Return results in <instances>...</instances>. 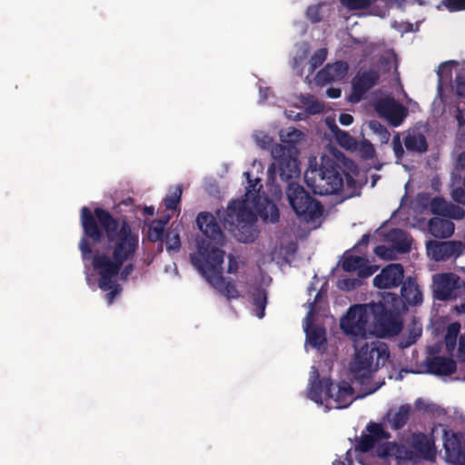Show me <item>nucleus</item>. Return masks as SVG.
<instances>
[{
    "mask_svg": "<svg viewBox=\"0 0 465 465\" xmlns=\"http://www.w3.org/2000/svg\"><path fill=\"white\" fill-rule=\"evenodd\" d=\"M405 146L408 150L424 152L427 143L424 137L419 134H409L405 139Z\"/></svg>",
    "mask_w": 465,
    "mask_h": 465,
    "instance_id": "obj_30",
    "label": "nucleus"
},
{
    "mask_svg": "<svg viewBox=\"0 0 465 465\" xmlns=\"http://www.w3.org/2000/svg\"><path fill=\"white\" fill-rule=\"evenodd\" d=\"M351 452L348 451L346 453L344 461H340L337 460H334L332 463H333V465H352V460H351Z\"/></svg>",
    "mask_w": 465,
    "mask_h": 465,
    "instance_id": "obj_47",
    "label": "nucleus"
},
{
    "mask_svg": "<svg viewBox=\"0 0 465 465\" xmlns=\"http://www.w3.org/2000/svg\"><path fill=\"white\" fill-rule=\"evenodd\" d=\"M409 407H401L398 410L391 411L387 415L388 422L394 429L401 428L407 421L409 417Z\"/></svg>",
    "mask_w": 465,
    "mask_h": 465,
    "instance_id": "obj_29",
    "label": "nucleus"
},
{
    "mask_svg": "<svg viewBox=\"0 0 465 465\" xmlns=\"http://www.w3.org/2000/svg\"><path fill=\"white\" fill-rule=\"evenodd\" d=\"M377 457L381 461L387 462L391 459H395L398 462L402 460L412 459V454L408 452L403 447L392 442L380 444L376 450Z\"/></svg>",
    "mask_w": 465,
    "mask_h": 465,
    "instance_id": "obj_19",
    "label": "nucleus"
},
{
    "mask_svg": "<svg viewBox=\"0 0 465 465\" xmlns=\"http://www.w3.org/2000/svg\"><path fill=\"white\" fill-rule=\"evenodd\" d=\"M326 124L335 135L337 143L346 150L354 151L357 149V142L349 134L339 130L333 120L326 119Z\"/></svg>",
    "mask_w": 465,
    "mask_h": 465,
    "instance_id": "obj_26",
    "label": "nucleus"
},
{
    "mask_svg": "<svg viewBox=\"0 0 465 465\" xmlns=\"http://www.w3.org/2000/svg\"><path fill=\"white\" fill-rule=\"evenodd\" d=\"M394 311H398L399 309L395 306V305H392Z\"/></svg>",
    "mask_w": 465,
    "mask_h": 465,
    "instance_id": "obj_60",
    "label": "nucleus"
},
{
    "mask_svg": "<svg viewBox=\"0 0 465 465\" xmlns=\"http://www.w3.org/2000/svg\"><path fill=\"white\" fill-rule=\"evenodd\" d=\"M341 267L346 272H357L358 276L361 278H367L378 270L377 265H372L367 259L353 253L344 255Z\"/></svg>",
    "mask_w": 465,
    "mask_h": 465,
    "instance_id": "obj_13",
    "label": "nucleus"
},
{
    "mask_svg": "<svg viewBox=\"0 0 465 465\" xmlns=\"http://www.w3.org/2000/svg\"><path fill=\"white\" fill-rule=\"evenodd\" d=\"M317 370L312 367L310 377L309 398L315 403L324 406L326 410L347 408L355 399L373 393L379 386L363 388V393L356 394L354 389L347 381L331 383L328 380L319 381Z\"/></svg>",
    "mask_w": 465,
    "mask_h": 465,
    "instance_id": "obj_5",
    "label": "nucleus"
},
{
    "mask_svg": "<svg viewBox=\"0 0 465 465\" xmlns=\"http://www.w3.org/2000/svg\"><path fill=\"white\" fill-rule=\"evenodd\" d=\"M414 341H415V340L413 339L412 341H411L409 342V344L413 343V342H414Z\"/></svg>",
    "mask_w": 465,
    "mask_h": 465,
    "instance_id": "obj_62",
    "label": "nucleus"
},
{
    "mask_svg": "<svg viewBox=\"0 0 465 465\" xmlns=\"http://www.w3.org/2000/svg\"><path fill=\"white\" fill-rule=\"evenodd\" d=\"M166 248L169 252L178 251L180 248V237L175 232H172L167 236Z\"/></svg>",
    "mask_w": 465,
    "mask_h": 465,
    "instance_id": "obj_36",
    "label": "nucleus"
},
{
    "mask_svg": "<svg viewBox=\"0 0 465 465\" xmlns=\"http://www.w3.org/2000/svg\"><path fill=\"white\" fill-rule=\"evenodd\" d=\"M403 278V269L400 264H390L376 275L373 285L379 289H390L399 285Z\"/></svg>",
    "mask_w": 465,
    "mask_h": 465,
    "instance_id": "obj_16",
    "label": "nucleus"
},
{
    "mask_svg": "<svg viewBox=\"0 0 465 465\" xmlns=\"http://www.w3.org/2000/svg\"><path fill=\"white\" fill-rule=\"evenodd\" d=\"M401 294L409 304L416 305L421 302L422 294L419 286L411 281L404 283Z\"/></svg>",
    "mask_w": 465,
    "mask_h": 465,
    "instance_id": "obj_28",
    "label": "nucleus"
},
{
    "mask_svg": "<svg viewBox=\"0 0 465 465\" xmlns=\"http://www.w3.org/2000/svg\"><path fill=\"white\" fill-rule=\"evenodd\" d=\"M348 74V65L346 63L338 62L333 64H328L320 71L316 76L318 84H327L331 82H337L343 79Z\"/></svg>",
    "mask_w": 465,
    "mask_h": 465,
    "instance_id": "obj_18",
    "label": "nucleus"
},
{
    "mask_svg": "<svg viewBox=\"0 0 465 465\" xmlns=\"http://www.w3.org/2000/svg\"><path fill=\"white\" fill-rule=\"evenodd\" d=\"M197 224L199 229L205 235L206 239L203 240L201 243L198 245V251L192 256V262H193L194 257H199L200 250L204 248L208 250L209 253V261L214 260V253L213 250L221 251L216 244H221L223 242V234L220 231L214 217L209 213H200L197 217Z\"/></svg>",
    "mask_w": 465,
    "mask_h": 465,
    "instance_id": "obj_10",
    "label": "nucleus"
},
{
    "mask_svg": "<svg viewBox=\"0 0 465 465\" xmlns=\"http://www.w3.org/2000/svg\"><path fill=\"white\" fill-rule=\"evenodd\" d=\"M433 284L436 296L441 300L451 298L453 291L463 286L459 277L452 273L434 276Z\"/></svg>",
    "mask_w": 465,
    "mask_h": 465,
    "instance_id": "obj_15",
    "label": "nucleus"
},
{
    "mask_svg": "<svg viewBox=\"0 0 465 465\" xmlns=\"http://www.w3.org/2000/svg\"><path fill=\"white\" fill-rule=\"evenodd\" d=\"M378 79V75L373 73H366L357 75L352 82V92L349 97L351 103L360 101L361 95L371 87H372Z\"/></svg>",
    "mask_w": 465,
    "mask_h": 465,
    "instance_id": "obj_21",
    "label": "nucleus"
},
{
    "mask_svg": "<svg viewBox=\"0 0 465 465\" xmlns=\"http://www.w3.org/2000/svg\"><path fill=\"white\" fill-rule=\"evenodd\" d=\"M165 223L162 221H154L151 223L148 231V238L150 241L156 242L162 238Z\"/></svg>",
    "mask_w": 465,
    "mask_h": 465,
    "instance_id": "obj_31",
    "label": "nucleus"
},
{
    "mask_svg": "<svg viewBox=\"0 0 465 465\" xmlns=\"http://www.w3.org/2000/svg\"><path fill=\"white\" fill-rule=\"evenodd\" d=\"M444 448L449 462L465 465V445L460 442L456 435L444 431Z\"/></svg>",
    "mask_w": 465,
    "mask_h": 465,
    "instance_id": "obj_17",
    "label": "nucleus"
},
{
    "mask_svg": "<svg viewBox=\"0 0 465 465\" xmlns=\"http://www.w3.org/2000/svg\"><path fill=\"white\" fill-rule=\"evenodd\" d=\"M327 52L325 49L318 50L311 59L312 70L322 64L326 59Z\"/></svg>",
    "mask_w": 465,
    "mask_h": 465,
    "instance_id": "obj_37",
    "label": "nucleus"
},
{
    "mask_svg": "<svg viewBox=\"0 0 465 465\" xmlns=\"http://www.w3.org/2000/svg\"><path fill=\"white\" fill-rule=\"evenodd\" d=\"M182 195V190L179 187H175L171 193L165 199V206L167 209H175L180 202Z\"/></svg>",
    "mask_w": 465,
    "mask_h": 465,
    "instance_id": "obj_34",
    "label": "nucleus"
},
{
    "mask_svg": "<svg viewBox=\"0 0 465 465\" xmlns=\"http://www.w3.org/2000/svg\"><path fill=\"white\" fill-rule=\"evenodd\" d=\"M430 210L432 213L438 215L437 217H448L453 219H461L464 216V211L458 206H450L440 199L435 198L430 203Z\"/></svg>",
    "mask_w": 465,
    "mask_h": 465,
    "instance_id": "obj_23",
    "label": "nucleus"
},
{
    "mask_svg": "<svg viewBox=\"0 0 465 465\" xmlns=\"http://www.w3.org/2000/svg\"><path fill=\"white\" fill-rule=\"evenodd\" d=\"M430 372L437 375H449L456 370V364L452 360L437 357L429 362Z\"/></svg>",
    "mask_w": 465,
    "mask_h": 465,
    "instance_id": "obj_27",
    "label": "nucleus"
},
{
    "mask_svg": "<svg viewBox=\"0 0 465 465\" xmlns=\"http://www.w3.org/2000/svg\"><path fill=\"white\" fill-rule=\"evenodd\" d=\"M459 354L465 361V333L460 339Z\"/></svg>",
    "mask_w": 465,
    "mask_h": 465,
    "instance_id": "obj_48",
    "label": "nucleus"
},
{
    "mask_svg": "<svg viewBox=\"0 0 465 465\" xmlns=\"http://www.w3.org/2000/svg\"><path fill=\"white\" fill-rule=\"evenodd\" d=\"M392 143H393L394 153H395L397 159L399 160V159H401V157L403 154V148L401 145V136L399 134H396L394 135Z\"/></svg>",
    "mask_w": 465,
    "mask_h": 465,
    "instance_id": "obj_41",
    "label": "nucleus"
},
{
    "mask_svg": "<svg viewBox=\"0 0 465 465\" xmlns=\"http://www.w3.org/2000/svg\"><path fill=\"white\" fill-rule=\"evenodd\" d=\"M390 59H391V62H390V64H389V66H388L387 70L396 69V64H395V62L393 61V57H392V56H391V57H390Z\"/></svg>",
    "mask_w": 465,
    "mask_h": 465,
    "instance_id": "obj_53",
    "label": "nucleus"
},
{
    "mask_svg": "<svg viewBox=\"0 0 465 465\" xmlns=\"http://www.w3.org/2000/svg\"><path fill=\"white\" fill-rule=\"evenodd\" d=\"M326 94L331 98H338L341 96V90L338 88H329L327 89Z\"/></svg>",
    "mask_w": 465,
    "mask_h": 465,
    "instance_id": "obj_49",
    "label": "nucleus"
},
{
    "mask_svg": "<svg viewBox=\"0 0 465 465\" xmlns=\"http://www.w3.org/2000/svg\"><path fill=\"white\" fill-rule=\"evenodd\" d=\"M146 212H148L150 214H153V207H147Z\"/></svg>",
    "mask_w": 465,
    "mask_h": 465,
    "instance_id": "obj_54",
    "label": "nucleus"
},
{
    "mask_svg": "<svg viewBox=\"0 0 465 465\" xmlns=\"http://www.w3.org/2000/svg\"><path fill=\"white\" fill-rule=\"evenodd\" d=\"M464 163H465V153H462L460 157H459V160H458V163L460 166L461 167H464Z\"/></svg>",
    "mask_w": 465,
    "mask_h": 465,
    "instance_id": "obj_52",
    "label": "nucleus"
},
{
    "mask_svg": "<svg viewBox=\"0 0 465 465\" xmlns=\"http://www.w3.org/2000/svg\"><path fill=\"white\" fill-rule=\"evenodd\" d=\"M460 331V325L458 322H453L449 326L445 337L446 345L449 348V350H452L454 348L456 338Z\"/></svg>",
    "mask_w": 465,
    "mask_h": 465,
    "instance_id": "obj_32",
    "label": "nucleus"
},
{
    "mask_svg": "<svg viewBox=\"0 0 465 465\" xmlns=\"http://www.w3.org/2000/svg\"><path fill=\"white\" fill-rule=\"evenodd\" d=\"M301 107L311 114H317L322 110V105L311 96L301 98Z\"/></svg>",
    "mask_w": 465,
    "mask_h": 465,
    "instance_id": "obj_33",
    "label": "nucleus"
},
{
    "mask_svg": "<svg viewBox=\"0 0 465 465\" xmlns=\"http://www.w3.org/2000/svg\"><path fill=\"white\" fill-rule=\"evenodd\" d=\"M306 184L314 193L325 195L338 193L342 187V178L334 168V162L326 156L321 159V167L306 171Z\"/></svg>",
    "mask_w": 465,
    "mask_h": 465,
    "instance_id": "obj_7",
    "label": "nucleus"
},
{
    "mask_svg": "<svg viewBox=\"0 0 465 465\" xmlns=\"http://www.w3.org/2000/svg\"><path fill=\"white\" fill-rule=\"evenodd\" d=\"M429 230L437 238H447L452 235L454 224L448 219L434 217L429 222Z\"/></svg>",
    "mask_w": 465,
    "mask_h": 465,
    "instance_id": "obj_24",
    "label": "nucleus"
},
{
    "mask_svg": "<svg viewBox=\"0 0 465 465\" xmlns=\"http://www.w3.org/2000/svg\"><path fill=\"white\" fill-rule=\"evenodd\" d=\"M260 94H261V95L262 96V95H263V90H262V89H261V90H260Z\"/></svg>",
    "mask_w": 465,
    "mask_h": 465,
    "instance_id": "obj_61",
    "label": "nucleus"
},
{
    "mask_svg": "<svg viewBox=\"0 0 465 465\" xmlns=\"http://www.w3.org/2000/svg\"><path fill=\"white\" fill-rule=\"evenodd\" d=\"M237 270V262L233 259H229V272H233Z\"/></svg>",
    "mask_w": 465,
    "mask_h": 465,
    "instance_id": "obj_51",
    "label": "nucleus"
},
{
    "mask_svg": "<svg viewBox=\"0 0 465 465\" xmlns=\"http://www.w3.org/2000/svg\"><path fill=\"white\" fill-rule=\"evenodd\" d=\"M355 354L350 370L354 380L365 388H371L380 382H372L374 374L389 359L387 345L377 340L355 341Z\"/></svg>",
    "mask_w": 465,
    "mask_h": 465,
    "instance_id": "obj_4",
    "label": "nucleus"
},
{
    "mask_svg": "<svg viewBox=\"0 0 465 465\" xmlns=\"http://www.w3.org/2000/svg\"><path fill=\"white\" fill-rule=\"evenodd\" d=\"M127 270H128V267H127V268H125V270H124V271H127ZM123 274H124V277H126V275H128V272H123Z\"/></svg>",
    "mask_w": 465,
    "mask_h": 465,
    "instance_id": "obj_56",
    "label": "nucleus"
},
{
    "mask_svg": "<svg viewBox=\"0 0 465 465\" xmlns=\"http://www.w3.org/2000/svg\"><path fill=\"white\" fill-rule=\"evenodd\" d=\"M388 242L392 244L391 248L378 246L374 252L384 260L396 259V252H406L410 249L411 240L401 230H393L388 234Z\"/></svg>",
    "mask_w": 465,
    "mask_h": 465,
    "instance_id": "obj_12",
    "label": "nucleus"
},
{
    "mask_svg": "<svg viewBox=\"0 0 465 465\" xmlns=\"http://www.w3.org/2000/svg\"><path fill=\"white\" fill-rule=\"evenodd\" d=\"M361 148L362 153L365 157H371L373 155L374 150L371 143H363Z\"/></svg>",
    "mask_w": 465,
    "mask_h": 465,
    "instance_id": "obj_44",
    "label": "nucleus"
},
{
    "mask_svg": "<svg viewBox=\"0 0 465 465\" xmlns=\"http://www.w3.org/2000/svg\"><path fill=\"white\" fill-rule=\"evenodd\" d=\"M285 114H286L287 118L293 120V121H297V120L301 119V113L293 114L292 111H286Z\"/></svg>",
    "mask_w": 465,
    "mask_h": 465,
    "instance_id": "obj_50",
    "label": "nucleus"
},
{
    "mask_svg": "<svg viewBox=\"0 0 465 465\" xmlns=\"http://www.w3.org/2000/svg\"><path fill=\"white\" fill-rule=\"evenodd\" d=\"M287 198L295 214L302 222L317 227L322 216V210L318 202L312 198L304 189L294 183L287 188Z\"/></svg>",
    "mask_w": 465,
    "mask_h": 465,
    "instance_id": "obj_9",
    "label": "nucleus"
},
{
    "mask_svg": "<svg viewBox=\"0 0 465 465\" xmlns=\"http://www.w3.org/2000/svg\"><path fill=\"white\" fill-rule=\"evenodd\" d=\"M266 304V296L262 292H258L257 296L254 299V305L256 306V316L258 318H262L264 315V308Z\"/></svg>",
    "mask_w": 465,
    "mask_h": 465,
    "instance_id": "obj_35",
    "label": "nucleus"
},
{
    "mask_svg": "<svg viewBox=\"0 0 465 465\" xmlns=\"http://www.w3.org/2000/svg\"><path fill=\"white\" fill-rule=\"evenodd\" d=\"M254 139H255L257 144L260 145L262 148L268 147L271 144V143H272L271 137L268 136L263 132H257V133H255L254 134Z\"/></svg>",
    "mask_w": 465,
    "mask_h": 465,
    "instance_id": "obj_40",
    "label": "nucleus"
},
{
    "mask_svg": "<svg viewBox=\"0 0 465 465\" xmlns=\"http://www.w3.org/2000/svg\"><path fill=\"white\" fill-rule=\"evenodd\" d=\"M244 175L248 182L245 198L234 201L228 206L225 223L234 226L232 231L239 241L248 242L256 237V231L252 226L256 214L265 222L274 223L278 220L279 212L272 202L280 200L282 192L279 188H273L270 201L260 193V179H252L250 173H245Z\"/></svg>",
    "mask_w": 465,
    "mask_h": 465,
    "instance_id": "obj_2",
    "label": "nucleus"
},
{
    "mask_svg": "<svg viewBox=\"0 0 465 465\" xmlns=\"http://www.w3.org/2000/svg\"><path fill=\"white\" fill-rule=\"evenodd\" d=\"M353 122V117L351 115V114H341L340 115V123L342 124V125H350Z\"/></svg>",
    "mask_w": 465,
    "mask_h": 465,
    "instance_id": "obj_45",
    "label": "nucleus"
},
{
    "mask_svg": "<svg viewBox=\"0 0 465 465\" xmlns=\"http://www.w3.org/2000/svg\"><path fill=\"white\" fill-rule=\"evenodd\" d=\"M378 15L384 16L385 15V12H383L381 14H378Z\"/></svg>",
    "mask_w": 465,
    "mask_h": 465,
    "instance_id": "obj_58",
    "label": "nucleus"
},
{
    "mask_svg": "<svg viewBox=\"0 0 465 465\" xmlns=\"http://www.w3.org/2000/svg\"><path fill=\"white\" fill-rule=\"evenodd\" d=\"M204 248L200 250L199 257L193 258V265L201 272L206 280L226 296L228 299L238 297V292L230 282L225 283L221 277L223 252L213 250L214 260L209 261V253Z\"/></svg>",
    "mask_w": 465,
    "mask_h": 465,
    "instance_id": "obj_8",
    "label": "nucleus"
},
{
    "mask_svg": "<svg viewBox=\"0 0 465 465\" xmlns=\"http://www.w3.org/2000/svg\"><path fill=\"white\" fill-rule=\"evenodd\" d=\"M361 463L362 465H373V464H371V463H370V464H364V463H362L361 461Z\"/></svg>",
    "mask_w": 465,
    "mask_h": 465,
    "instance_id": "obj_63",
    "label": "nucleus"
},
{
    "mask_svg": "<svg viewBox=\"0 0 465 465\" xmlns=\"http://www.w3.org/2000/svg\"><path fill=\"white\" fill-rule=\"evenodd\" d=\"M375 125H376V124H375L374 123H371V128H374V127H375Z\"/></svg>",
    "mask_w": 465,
    "mask_h": 465,
    "instance_id": "obj_59",
    "label": "nucleus"
},
{
    "mask_svg": "<svg viewBox=\"0 0 465 465\" xmlns=\"http://www.w3.org/2000/svg\"><path fill=\"white\" fill-rule=\"evenodd\" d=\"M323 305L324 302L321 301V298L317 297L315 302L310 305L304 322L307 343L317 349H321L325 342V331L322 328H314L312 325L314 322L315 315L318 313L319 310L322 309Z\"/></svg>",
    "mask_w": 465,
    "mask_h": 465,
    "instance_id": "obj_11",
    "label": "nucleus"
},
{
    "mask_svg": "<svg viewBox=\"0 0 465 465\" xmlns=\"http://www.w3.org/2000/svg\"><path fill=\"white\" fill-rule=\"evenodd\" d=\"M367 430L368 434L361 436L355 451L366 452L372 449L378 440L389 437L381 424H370Z\"/></svg>",
    "mask_w": 465,
    "mask_h": 465,
    "instance_id": "obj_20",
    "label": "nucleus"
},
{
    "mask_svg": "<svg viewBox=\"0 0 465 465\" xmlns=\"http://www.w3.org/2000/svg\"><path fill=\"white\" fill-rule=\"evenodd\" d=\"M253 167H257V168L259 169V168H261L262 166H261V164H260V163H253Z\"/></svg>",
    "mask_w": 465,
    "mask_h": 465,
    "instance_id": "obj_55",
    "label": "nucleus"
},
{
    "mask_svg": "<svg viewBox=\"0 0 465 465\" xmlns=\"http://www.w3.org/2000/svg\"><path fill=\"white\" fill-rule=\"evenodd\" d=\"M443 5L450 11L465 10V0H444Z\"/></svg>",
    "mask_w": 465,
    "mask_h": 465,
    "instance_id": "obj_38",
    "label": "nucleus"
},
{
    "mask_svg": "<svg viewBox=\"0 0 465 465\" xmlns=\"http://www.w3.org/2000/svg\"><path fill=\"white\" fill-rule=\"evenodd\" d=\"M452 198L460 203H465V192L462 189L454 190Z\"/></svg>",
    "mask_w": 465,
    "mask_h": 465,
    "instance_id": "obj_43",
    "label": "nucleus"
},
{
    "mask_svg": "<svg viewBox=\"0 0 465 465\" xmlns=\"http://www.w3.org/2000/svg\"><path fill=\"white\" fill-rule=\"evenodd\" d=\"M461 308H462L461 312H465V304H464V305H462V307H461Z\"/></svg>",
    "mask_w": 465,
    "mask_h": 465,
    "instance_id": "obj_57",
    "label": "nucleus"
},
{
    "mask_svg": "<svg viewBox=\"0 0 465 465\" xmlns=\"http://www.w3.org/2000/svg\"><path fill=\"white\" fill-rule=\"evenodd\" d=\"M307 16L312 22L318 21L320 19V5L309 7L307 10Z\"/></svg>",
    "mask_w": 465,
    "mask_h": 465,
    "instance_id": "obj_42",
    "label": "nucleus"
},
{
    "mask_svg": "<svg viewBox=\"0 0 465 465\" xmlns=\"http://www.w3.org/2000/svg\"><path fill=\"white\" fill-rule=\"evenodd\" d=\"M388 311L382 303L353 305L341 318V329L354 341L369 339L371 335H396L401 330V321L397 314Z\"/></svg>",
    "mask_w": 465,
    "mask_h": 465,
    "instance_id": "obj_3",
    "label": "nucleus"
},
{
    "mask_svg": "<svg viewBox=\"0 0 465 465\" xmlns=\"http://www.w3.org/2000/svg\"><path fill=\"white\" fill-rule=\"evenodd\" d=\"M413 445L422 459L431 460L435 458L436 451L431 438L421 434L416 435L413 438Z\"/></svg>",
    "mask_w": 465,
    "mask_h": 465,
    "instance_id": "obj_25",
    "label": "nucleus"
},
{
    "mask_svg": "<svg viewBox=\"0 0 465 465\" xmlns=\"http://www.w3.org/2000/svg\"><path fill=\"white\" fill-rule=\"evenodd\" d=\"M456 92L459 95H465V82L461 78H457Z\"/></svg>",
    "mask_w": 465,
    "mask_h": 465,
    "instance_id": "obj_46",
    "label": "nucleus"
},
{
    "mask_svg": "<svg viewBox=\"0 0 465 465\" xmlns=\"http://www.w3.org/2000/svg\"><path fill=\"white\" fill-rule=\"evenodd\" d=\"M460 243L454 242H430L427 244L428 254L434 260H443L455 253H460Z\"/></svg>",
    "mask_w": 465,
    "mask_h": 465,
    "instance_id": "obj_22",
    "label": "nucleus"
},
{
    "mask_svg": "<svg viewBox=\"0 0 465 465\" xmlns=\"http://www.w3.org/2000/svg\"><path fill=\"white\" fill-rule=\"evenodd\" d=\"M376 110L381 116L394 126L400 125L407 115L406 108L391 98L379 102Z\"/></svg>",
    "mask_w": 465,
    "mask_h": 465,
    "instance_id": "obj_14",
    "label": "nucleus"
},
{
    "mask_svg": "<svg viewBox=\"0 0 465 465\" xmlns=\"http://www.w3.org/2000/svg\"><path fill=\"white\" fill-rule=\"evenodd\" d=\"M303 139V134L299 130L289 127L280 132V140L284 144H277L272 149L274 159L270 173H278L284 179L296 178L300 174L298 151L293 146Z\"/></svg>",
    "mask_w": 465,
    "mask_h": 465,
    "instance_id": "obj_6",
    "label": "nucleus"
},
{
    "mask_svg": "<svg viewBox=\"0 0 465 465\" xmlns=\"http://www.w3.org/2000/svg\"><path fill=\"white\" fill-rule=\"evenodd\" d=\"M95 216L103 232L93 219L90 210L82 208L81 222L84 233L102 245L92 254L86 241L83 239L80 249L84 259L90 261L93 265V273L87 277V282L89 284L97 282L101 290L109 292L107 301L110 304L121 291L117 284L119 270L134 254L138 246V236L132 232L126 223L116 222L102 209H95Z\"/></svg>",
    "mask_w": 465,
    "mask_h": 465,
    "instance_id": "obj_1",
    "label": "nucleus"
},
{
    "mask_svg": "<svg viewBox=\"0 0 465 465\" xmlns=\"http://www.w3.org/2000/svg\"><path fill=\"white\" fill-rule=\"evenodd\" d=\"M453 66L454 64L452 63H446L439 67L438 74L440 77V82H442L451 76V69Z\"/></svg>",
    "mask_w": 465,
    "mask_h": 465,
    "instance_id": "obj_39",
    "label": "nucleus"
}]
</instances>
